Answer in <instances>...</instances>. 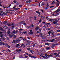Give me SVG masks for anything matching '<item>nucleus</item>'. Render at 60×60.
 Segmentation results:
<instances>
[{
    "label": "nucleus",
    "mask_w": 60,
    "mask_h": 60,
    "mask_svg": "<svg viewBox=\"0 0 60 60\" xmlns=\"http://www.w3.org/2000/svg\"><path fill=\"white\" fill-rule=\"evenodd\" d=\"M27 42H30V43L31 42V41H30L27 40Z\"/></svg>",
    "instance_id": "nucleus-39"
},
{
    "label": "nucleus",
    "mask_w": 60,
    "mask_h": 60,
    "mask_svg": "<svg viewBox=\"0 0 60 60\" xmlns=\"http://www.w3.org/2000/svg\"><path fill=\"white\" fill-rule=\"evenodd\" d=\"M46 19H47V20H49V18H48V17H46Z\"/></svg>",
    "instance_id": "nucleus-44"
},
{
    "label": "nucleus",
    "mask_w": 60,
    "mask_h": 60,
    "mask_svg": "<svg viewBox=\"0 0 60 60\" xmlns=\"http://www.w3.org/2000/svg\"><path fill=\"white\" fill-rule=\"evenodd\" d=\"M53 23L54 24H55V25H57L58 23H57V22H56L54 21L53 22Z\"/></svg>",
    "instance_id": "nucleus-6"
},
{
    "label": "nucleus",
    "mask_w": 60,
    "mask_h": 60,
    "mask_svg": "<svg viewBox=\"0 0 60 60\" xmlns=\"http://www.w3.org/2000/svg\"><path fill=\"white\" fill-rule=\"evenodd\" d=\"M52 55H51V54L50 55H48L46 53L45 54V56H46V57H47V58H49V57L50 56H53V54H52Z\"/></svg>",
    "instance_id": "nucleus-2"
},
{
    "label": "nucleus",
    "mask_w": 60,
    "mask_h": 60,
    "mask_svg": "<svg viewBox=\"0 0 60 60\" xmlns=\"http://www.w3.org/2000/svg\"><path fill=\"white\" fill-rule=\"evenodd\" d=\"M31 2V0H28L26 1V3H30Z\"/></svg>",
    "instance_id": "nucleus-11"
},
{
    "label": "nucleus",
    "mask_w": 60,
    "mask_h": 60,
    "mask_svg": "<svg viewBox=\"0 0 60 60\" xmlns=\"http://www.w3.org/2000/svg\"><path fill=\"white\" fill-rule=\"evenodd\" d=\"M23 33L24 34H27V31H24L23 32Z\"/></svg>",
    "instance_id": "nucleus-18"
},
{
    "label": "nucleus",
    "mask_w": 60,
    "mask_h": 60,
    "mask_svg": "<svg viewBox=\"0 0 60 60\" xmlns=\"http://www.w3.org/2000/svg\"><path fill=\"white\" fill-rule=\"evenodd\" d=\"M41 5L42 6H43L44 5V3L43 2L42 4H41Z\"/></svg>",
    "instance_id": "nucleus-30"
},
{
    "label": "nucleus",
    "mask_w": 60,
    "mask_h": 60,
    "mask_svg": "<svg viewBox=\"0 0 60 60\" xmlns=\"http://www.w3.org/2000/svg\"><path fill=\"white\" fill-rule=\"evenodd\" d=\"M13 35H14V38H16V36L14 34H13Z\"/></svg>",
    "instance_id": "nucleus-40"
},
{
    "label": "nucleus",
    "mask_w": 60,
    "mask_h": 60,
    "mask_svg": "<svg viewBox=\"0 0 60 60\" xmlns=\"http://www.w3.org/2000/svg\"><path fill=\"white\" fill-rule=\"evenodd\" d=\"M25 58H27V57H28V56H25Z\"/></svg>",
    "instance_id": "nucleus-63"
},
{
    "label": "nucleus",
    "mask_w": 60,
    "mask_h": 60,
    "mask_svg": "<svg viewBox=\"0 0 60 60\" xmlns=\"http://www.w3.org/2000/svg\"><path fill=\"white\" fill-rule=\"evenodd\" d=\"M55 0H54L52 2V4H55Z\"/></svg>",
    "instance_id": "nucleus-25"
},
{
    "label": "nucleus",
    "mask_w": 60,
    "mask_h": 60,
    "mask_svg": "<svg viewBox=\"0 0 60 60\" xmlns=\"http://www.w3.org/2000/svg\"><path fill=\"white\" fill-rule=\"evenodd\" d=\"M31 54H29V55L28 56H29V57H32V56H31Z\"/></svg>",
    "instance_id": "nucleus-26"
},
{
    "label": "nucleus",
    "mask_w": 60,
    "mask_h": 60,
    "mask_svg": "<svg viewBox=\"0 0 60 60\" xmlns=\"http://www.w3.org/2000/svg\"><path fill=\"white\" fill-rule=\"evenodd\" d=\"M18 30H19V29L15 31V34H18Z\"/></svg>",
    "instance_id": "nucleus-9"
},
{
    "label": "nucleus",
    "mask_w": 60,
    "mask_h": 60,
    "mask_svg": "<svg viewBox=\"0 0 60 60\" xmlns=\"http://www.w3.org/2000/svg\"><path fill=\"white\" fill-rule=\"evenodd\" d=\"M30 49H31L30 48H29V49L27 48V50H30Z\"/></svg>",
    "instance_id": "nucleus-41"
},
{
    "label": "nucleus",
    "mask_w": 60,
    "mask_h": 60,
    "mask_svg": "<svg viewBox=\"0 0 60 60\" xmlns=\"http://www.w3.org/2000/svg\"><path fill=\"white\" fill-rule=\"evenodd\" d=\"M21 47H23V48H25V45H24L23 43L21 45Z\"/></svg>",
    "instance_id": "nucleus-7"
},
{
    "label": "nucleus",
    "mask_w": 60,
    "mask_h": 60,
    "mask_svg": "<svg viewBox=\"0 0 60 60\" xmlns=\"http://www.w3.org/2000/svg\"><path fill=\"white\" fill-rule=\"evenodd\" d=\"M10 33V31H8V34H9Z\"/></svg>",
    "instance_id": "nucleus-33"
},
{
    "label": "nucleus",
    "mask_w": 60,
    "mask_h": 60,
    "mask_svg": "<svg viewBox=\"0 0 60 60\" xmlns=\"http://www.w3.org/2000/svg\"><path fill=\"white\" fill-rule=\"evenodd\" d=\"M7 46L8 48H10V47L9 46V45H8Z\"/></svg>",
    "instance_id": "nucleus-51"
},
{
    "label": "nucleus",
    "mask_w": 60,
    "mask_h": 60,
    "mask_svg": "<svg viewBox=\"0 0 60 60\" xmlns=\"http://www.w3.org/2000/svg\"><path fill=\"white\" fill-rule=\"evenodd\" d=\"M22 39L24 41H26V39H25V38H24V39L23 38Z\"/></svg>",
    "instance_id": "nucleus-48"
},
{
    "label": "nucleus",
    "mask_w": 60,
    "mask_h": 60,
    "mask_svg": "<svg viewBox=\"0 0 60 60\" xmlns=\"http://www.w3.org/2000/svg\"><path fill=\"white\" fill-rule=\"evenodd\" d=\"M19 30H20V31H22V30H23V29H19Z\"/></svg>",
    "instance_id": "nucleus-55"
},
{
    "label": "nucleus",
    "mask_w": 60,
    "mask_h": 60,
    "mask_svg": "<svg viewBox=\"0 0 60 60\" xmlns=\"http://www.w3.org/2000/svg\"><path fill=\"white\" fill-rule=\"evenodd\" d=\"M3 43L2 42H0V45H2Z\"/></svg>",
    "instance_id": "nucleus-47"
},
{
    "label": "nucleus",
    "mask_w": 60,
    "mask_h": 60,
    "mask_svg": "<svg viewBox=\"0 0 60 60\" xmlns=\"http://www.w3.org/2000/svg\"><path fill=\"white\" fill-rule=\"evenodd\" d=\"M30 34H33V33L32 32H30Z\"/></svg>",
    "instance_id": "nucleus-52"
},
{
    "label": "nucleus",
    "mask_w": 60,
    "mask_h": 60,
    "mask_svg": "<svg viewBox=\"0 0 60 60\" xmlns=\"http://www.w3.org/2000/svg\"><path fill=\"white\" fill-rule=\"evenodd\" d=\"M40 28L39 27H37L35 29V30L36 31H38V30L39 29H40Z\"/></svg>",
    "instance_id": "nucleus-8"
},
{
    "label": "nucleus",
    "mask_w": 60,
    "mask_h": 60,
    "mask_svg": "<svg viewBox=\"0 0 60 60\" xmlns=\"http://www.w3.org/2000/svg\"><path fill=\"white\" fill-rule=\"evenodd\" d=\"M49 7V6L48 5H47L46 6V7L45 8V9H48Z\"/></svg>",
    "instance_id": "nucleus-16"
},
{
    "label": "nucleus",
    "mask_w": 60,
    "mask_h": 60,
    "mask_svg": "<svg viewBox=\"0 0 60 60\" xmlns=\"http://www.w3.org/2000/svg\"><path fill=\"white\" fill-rule=\"evenodd\" d=\"M3 11H2L1 12V13H3Z\"/></svg>",
    "instance_id": "nucleus-56"
},
{
    "label": "nucleus",
    "mask_w": 60,
    "mask_h": 60,
    "mask_svg": "<svg viewBox=\"0 0 60 60\" xmlns=\"http://www.w3.org/2000/svg\"><path fill=\"white\" fill-rule=\"evenodd\" d=\"M43 27H45V26H43V27H42V28H43Z\"/></svg>",
    "instance_id": "nucleus-61"
},
{
    "label": "nucleus",
    "mask_w": 60,
    "mask_h": 60,
    "mask_svg": "<svg viewBox=\"0 0 60 60\" xmlns=\"http://www.w3.org/2000/svg\"><path fill=\"white\" fill-rule=\"evenodd\" d=\"M8 26H11V24L10 23H8Z\"/></svg>",
    "instance_id": "nucleus-27"
},
{
    "label": "nucleus",
    "mask_w": 60,
    "mask_h": 60,
    "mask_svg": "<svg viewBox=\"0 0 60 60\" xmlns=\"http://www.w3.org/2000/svg\"><path fill=\"white\" fill-rule=\"evenodd\" d=\"M51 33V32L50 31H49L48 32V34H49V35H50Z\"/></svg>",
    "instance_id": "nucleus-24"
},
{
    "label": "nucleus",
    "mask_w": 60,
    "mask_h": 60,
    "mask_svg": "<svg viewBox=\"0 0 60 60\" xmlns=\"http://www.w3.org/2000/svg\"><path fill=\"white\" fill-rule=\"evenodd\" d=\"M45 28H46V30H50V29L49 28H47L46 27H45Z\"/></svg>",
    "instance_id": "nucleus-19"
},
{
    "label": "nucleus",
    "mask_w": 60,
    "mask_h": 60,
    "mask_svg": "<svg viewBox=\"0 0 60 60\" xmlns=\"http://www.w3.org/2000/svg\"><path fill=\"white\" fill-rule=\"evenodd\" d=\"M56 45H57L56 44H55V45L54 44H53L52 45V46H56Z\"/></svg>",
    "instance_id": "nucleus-35"
},
{
    "label": "nucleus",
    "mask_w": 60,
    "mask_h": 60,
    "mask_svg": "<svg viewBox=\"0 0 60 60\" xmlns=\"http://www.w3.org/2000/svg\"><path fill=\"white\" fill-rule=\"evenodd\" d=\"M3 28L4 29H7L8 28V27H7V26H4Z\"/></svg>",
    "instance_id": "nucleus-5"
},
{
    "label": "nucleus",
    "mask_w": 60,
    "mask_h": 60,
    "mask_svg": "<svg viewBox=\"0 0 60 60\" xmlns=\"http://www.w3.org/2000/svg\"><path fill=\"white\" fill-rule=\"evenodd\" d=\"M41 19H40V20H39V22H41Z\"/></svg>",
    "instance_id": "nucleus-58"
},
{
    "label": "nucleus",
    "mask_w": 60,
    "mask_h": 60,
    "mask_svg": "<svg viewBox=\"0 0 60 60\" xmlns=\"http://www.w3.org/2000/svg\"><path fill=\"white\" fill-rule=\"evenodd\" d=\"M31 26V27H34V25H33V24H32Z\"/></svg>",
    "instance_id": "nucleus-46"
},
{
    "label": "nucleus",
    "mask_w": 60,
    "mask_h": 60,
    "mask_svg": "<svg viewBox=\"0 0 60 60\" xmlns=\"http://www.w3.org/2000/svg\"><path fill=\"white\" fill-rule=\"evenodd\" d=\"M41 38L42 39H45L46 38V37H44V36H41Z\"/></svg>",
    "instance_id": "nucleus-12"
},
{
    "label": "nucleus",
    "mask_w": 60,
    "mask_h": 60,
    "mask_svg": "<svg viewBox=\"0 0 60 60\" xmlns=\"http://www.w3.org/2000/svg\"><path fill=\"white\" fill-rule=\"evenodd\" d=\"M57 32H60V30H57Z\"/></svg>",
    "instance_id": "nucleus-50"
},
{
    "label": "nucleus",
    "mask_w": 60,
    "mask_h": 60,
    "mask_svg": "<svg viewBox=\"0 0 60 60\" xmlns=\"http://www.w3.org/2000/svg\"><path fill=\"white\" fill-rule=\"evenodd\" d=\"M21 41V40H20V39L18 40H16L15 41V43H18L19 42V41Z\"/></svg>",
    "instance_id": "nucleus-4"
},
{
    "label": "nucleus",
    "mask_w": 60,
    "mask_h": 60,
    "mask_svg": "<svg viewBox=\"0 0 60 60\" xmlns=\"http://www.w3.org/2000/svg\"><path fill=\"white\" fill-rule=\"evenodd\" d=\"M52 54H53V56H54V55H57V53H54V54L52 53V54L51 55H52Z\"/></svg>",
    "instance_id": "nucleus-13"
},
{
    "label": "nucleus",
    "mask_w": 60,
    "mask_h": 60,
    "mask_svg": "<svg viewBox=\"0 0 60 60\" xmlns=\"http://www.w3.org/2000/svg\"><path fill=\"white\" fill-rule=\"evenodd\" d=\"M56 1L58 3H59V2L57 0H56Z\"/></svg>",
    "instance_id": "nucleus-59"
},
{
    "label": "nucleus",
    "mask_w": 60,
    "mask_h": 60,
    "mask_svg": "<svg viewBox=\"0 0 60 60\" xmlns=\"http://www.w3.org/2000/svg\"><path fill=\"white\" fill-rule=\"evenodd\" d=\"M23 56H22V55H19V57L20 58H22V57Z\"/></svg>",
    "instance_id": "nucleus-23"
},
{
    "label": "nucleus",
    "mask_w": 60,
    "mask_h": 60,
    "mask_svg": "<svg viewBox=\"0 0 60 60\" xmlns=\"http://www.w3.org/2000/svg\"><path fill=\"white\" fill-rule=\"evenodd\" d=\"M23 23H24V22H20V24H22Z\"/></svg>",
    "instance_id": "nucleus-34"
},
{
    "label": "nucleus",
    "mask_w": 60,
    "mask_h": 60,
    "mask_svg": "<svg viewBox=\"0 0 60 60\" xmlns=\"http://www.w3.org/2000/svg\"><path fill=\"white\" fill-rule=\"evenodd\" d=\"M40 32L39 31H38L37 32V33H39Z\"/></svg>",
    "instance_id": "nucleus-64"
},
{
    "label": "nucleus",
    "mask_w": 60,
    "mask_h": 60,
    "mask_svg": "<svg viewBox=\"0 0 60 60\" xmlns=\"http://www.w3.org/2000/svg\"><path fill=\"white\" fill-rule=\"evenodd\" d=\"M14 23H12L11 24V26H14Z\"/></svg>",
    "instance_id": "nucleus-42"
},
{
    "label": "nucleus",
    "mask_w": 60,
    "mask_h": 60,
    "mask_svg": "<svg viewBox=\"0 0 60 60\" xmlns=\"http://www.w3.org/2000/svg\"><path fill=\"white\" fill-rule=\"evenodd\" d=\"M4 13H5L4 12H3V14H2V15H4Z\"/></svg>",
    "instance_id": "nucleus-62"
},
{
    "label": "nucleus",
    "mask_w": 60,
    "mask_h": 60,
    "mask_svg": "<svg viewBox=\"0 0 60 60\" xmlns=\"http://www.w3.org/2000/svg\"><path fill=\"white\" fill-rule=\"evenodd\" d=\"M59 15V14H56V15H55V16H57V15Z\"/></svg>",
    "instance_id": "nucleus-38"
},
{
    "label": "nucleus",
    "mask_w": 60,
    "mask_h": 60,
    "mask_svg": "<svg viewBox=\"0 0 60 60\" xmlns=\"http://www.w3.org/2000/svg\"><path fill=\"white\" fill-rule=\"evenodd\" d=\"M16 45L17 46H19V44H17Z\"/></svg>",
    "instance_id": "nucleus-53"
},
{
    "label": "nucleus",
    "mask_w": 60,
    "mask_h": 60,
    "mask_svg": "<svg viewBox=\"0 0 60 60\" xmlns=\"http://www.w3.org/2000/svg\"><path fill=\"white\" fill-rule=\"evenodd\" d=\"M36 16H35L34 18V20H36Z\"/></svg>",
    "instance_id": "nucleus-31"
},
{
    "label": "nucleus",
    "mask_w": 60,
    "mask_h": 60,
    "mask_svg": "<svg viewBox=\"0 0 60 60\" xmlns=\"http://www.w3.org/2000/svg\"><path fill=\"white\" fill-rule=\"evenodd\" d=\"M25 44L26 45L27 47H29L30 46V44L27 43V42H26L25 43Z\"/></svg>",
    "instance_id": "nucleus-3"
},
{
    "label": "nucleus",
    "mask_w": 60,
    "mask_h": 60,
    "mask_svg": "<svg viewBox=\"0 0 60 60\" xmlns=\"http://www.w3.org/2000/svg\"><path fill=\"white\" fill-rule=\"evenodd\" d=\"M54 21H55V22H58V20L56 19H53Z\"/></svg>",
    "instance_id": "nucleus-10"
},
{
    "label": "nucleus",
    "mask_w": 60,
    "mask_h": 60,
    "mask_svg": "<svg viewBox=\"0 0 60 60\" xmlns=\"http://www.w3.org/2000/svg\"><path fill=\"white\" fill-rule=\"evenodd\" d=\"M50 48L49 47H46V50H48L49 49H50Z\"/></svg>",
    "instance_id": "nucleus-20"
},
{
    "label": "nucleus",
    "mask_w": 60,
    "mask_h": 60,
    "mask_svg": "<svg viewBox=\"0 0 60 60\" xmlns=\"http://www.w3.org/2000/svg\"><path fill=\"white\" fill-rule=\"evenodd\" d=\"M36 13H38V14H39V15H40V12L38 11H36Z\"/></svg>",
    "instance_id": "nucleus-14"
},
{
    "label": "nucleus",
    "mask_w": 60,
    "mask_h": 60,
    "mask_svg": "<svg viewBox=\"0 0 60 60\" xmlns=\"http://www.w3.org/2000/svg\"><path fill=\"white\" fill-rule=\"evenodd\" d=\"M49 21H51V22H52V19H49Z\"/></svg>",
    "instance_id": "nucleus-29"
},
{
    "label": "nucleus",
    "mask_w": 60,
    "mask_h": 60,
    "mask_svg": "<svg viewBox=\"0 0 60 60\" xmlns=\"http://www.w3.org/2000/svg\"><path fill=\"white\" fill-rule=\"evenodd\" d=\"M8 44H7V43H6V44H5V46H6V47H7V46L8 45Z\"/></svg>",
    "instance_id": "nucleus-28"
},
{
    "label": "nucleus",
    "mask_w": 60,
    "mask_h": 60,
    "mask_svg": "<svg viewBox=\"0 0 60 60\" xmlns=\"http://www.w3.org/2000/svg\"><path fill=\"white\" fill-rule=\"evenodd\" d=\"M22 6H21V5H19V7H20V8H21V7Z\"/></svg>",
    "instance_id": "nucleus-57"
},
{
    "label": "nucleus",
    "mask_w": 60,
    "mask_h": 60,
    "mask_svg": "<svg viewBox=\"0 0 60 60\" xmlns=\"http://www.w3.org/2000/svg\"><path fill=\"white\" fill-rule=\"evenodd\" d=\"M54 41H55V39H53L51 40V42H53Z\"/></svg>",
    "instance_id": "nucleus-17"
},
{
    "label": "nucleus",
    "mask_w": 60,
    "mask_h": 60,
    "mask_svg": "<svg viewBox=\"0 0 60 60\" xmlns=\"http://www.w3.org/2000/svg\"><path fill=\"white\" fill-rule=\"evenodd\" d=\"M12 33H13V34H15V31H13L12 32Z\"/></svg>",
    "instance_id": "nucleus-43"
},
{
    "label": "nucleus",
    "mask_w": 60,
    "mask_h": 60,
    "mask_svg": "<svg viewBox=\"0 0 60 60\" xmlns=\"http://www.w3.org/2000/svg\"><path fill=\"white\" fill-rule=\"evenodd\" d=\"M6 8H10V7L9 6L8 7H6Z\"/></svg>",
    "instance_id": "nucleus-49"
},
{
    "label": "nucleus",
    "mask_w": 60,
    "mask_h": 60,
    "mask_svg": "<svg viewBox=\"0 0 60 60\" xmlns=\"http://www.w3.org/2000/svg\"><path fill=\"white\" fill-rule=\"evenodd\" d=\"M15 40H14L13 41L12 43H15Z\"/></svg>",
    "instance_id": "nucleus-22"
},
{
    "label": "nucleus",
    "mask_w": 60,
    "mask_h": 60,
    "mask_svg": "<svg viewBox=\"0 0 60 60\" xmlns=\"http://www.w3.org/2000/svg\"><path fill=\"white\" fill-rule=\"evenodd\" d=\"M13 2L14 3H17V1L16 0H14L13 1Z\"/></svg>",
    "instance_id": "nucleus-37"
},
{
    "label": "nucleus",
    "mask_w": 60,
    "mask_h": 60,
    "mask_svg": "<svg viewBox=\"0 0 60 60\" xmlns=\"http://www.w3.org/2000/svg\"><path fill=\"white\" fill-rule=\"evenodd\" d=\"M12 36H13V35L11 34L9 35V36H10V37H12Z\"/></svg>",
    "instance_id": "nucleus-36"
},
{
    "label": "nucleus",
    "mask_w": 60,
    "mask_h": 60,
    "mask_svg": "<svg viewBox=\"0 0 60 60\" xmlns=\"http://www.w3.org/2000/svg\"><path fill=\"white\" fill-rule=\"evenodd\" d=\"M17 6V7H18V6L17 5H14V7L12 9H11L9 11H14L16 9H17V10H18L19 8H16V7Z\"/></svg>",
    "instance_id": "nucleus-1"
},
{
    "label": "nucleus",
    "mask_w": 60,
    "mask_h": 60,
    "mask_svg": "<svg viewBox=\"0 0 60 60\" xmlns=\"http://www.w3.org/2000/svg\"><path fill=\"white\" fill-rule=\"evenodd\" d=\"M54 7V6H51L50 7V8H53Z\"/></svg>",
    "instance_id": "nucleus-54"
},
{
    "label": "nucleus",
    "mask_w": 60,
    "mask_h": 60,
    "mask_svg": "<svg viewBox=\"0 0 60 60\" xmlns=\"http://www.w3.org/2000/svg\"><path fill=\"white\" fill-rule=\"evenodd\" d=\"M2 34H3V32L1 31L0 32V36H1V35Z\"/></svg>",
    "instance_id": "nucleus-32"
},
{
    "label": "nucleus",
    "mask_w": 60,
    "mask_h": 60,
    "mask_svg": "<svg viewBox=\"0 0 60 60\" xmlns=\"http://www.w3.org/2000/svg\"><path fill=\"white\" fill-rule=\"evenodd\" d=\"M7 23V22H4V24H6Z\"/></svg>",
    "instance_id": "nucleus-45"
},
{
    "label": "nucleus",
    "mask_w": 60,
    "mask_h": 60,
    "mask_svg": "<svg viewBox=\"0 0 60 60\" xmlns=\"http://www.w3.org/2000/svg\"><path fill=\"white\" fill-rule=\"evenodd\" d=\"M30 52H31V53H32L33 52H34V51L30 50Z\"/></svg>",
    "instance_id": "nucleus-15"
},
{
    "label": "nucleus",
    "mask_w": 60,
    "mask_h": 60,
    "mask_svg": "<svg viewBox=\"0 0 60 60\" xmlns=\"http://www.w3.org/2000/svg\"><path fill=\"white\" fill-rule=\"evenodd\" d=\"M43 24H45V22H42Z\"/></svg>",
    "instance_id": "nucleus-60"
},
{
    "label": "nucleus",
    "mask_w": 60,
    "mask_h": 60,
    "mask_svg": "<svg viewBox=\"0 0 60 60\" xmlns=\"http://www.w3.org/2000/svg\"><path fill=\"white\" fill-rule=\"evenodd\" d=\"M59 5V3H57L56 4V5L57 7V6H58V5Z\"/></svg>",
    "instance_id": "nucleus-21"
}]
</instances>
